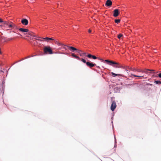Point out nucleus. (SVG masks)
I'll use <instances>...</instances> for the list:
<instances>
[{
	"label": "nucleus",
	"mask_w": 161,
	"mask_h": 161,
	"mask_svg": "<svg viewBox=\"0 0 161 161\" xmlns=\"http://www.w3.org/2000/svg\"><path fill=\"white\" fill-rule=\"evenodd\" d=\"M0 26H3L4 27L7 28V31L10 30V32H11V30L12 29H10V28H14L15 27V28L18 29V27L14 23L8 21H5L3 25H0Z\"/></svg>",
	"instance_id": "obj_1"
},
{
	"label": "nucleus",
	"mask_w": 161,
	"mask_h": 161,
	"mask_svg": "<svg viewBox=\"0 0 161 161\" xmlns=\"http://www.w3.org/2000/svg\"><path fill=\"white\" fill-rule=\"evenodd\" d=\"M105 61L108 64L113 66L114 67L116 68H120V64L118 63L108 60H105Z\"/></svg>",
	"instance_id": "obj_2"
},
{
	"label": "nucleus",
	"mask_w": 161,
	"mask_h": 161,
	"mask_svg": "<svg viewBox=\"0 0 161 161\" xmlns=\"http://www.w3.org/2000/svg\"><path fill=\"white\" fill-rule=\"evenodd\" d=\"M43 51L45 54H52L53 53L52 50L49 46L44 47Z\"/></svg>",
	"instance_id": "obj_3"
},
{
	"label": "nucleus",
	"mask_w": 161,
	"mask_h": 161,
	"mask_svg": "<svg viewBox=\"0 0 161 161\" xmlns=\"http://www.w3.org/2000/svg\"><path fill=\"white\" fill-rule=\"evenodd\" d=\"M119 14V9H115L114 11L113 16L114 17L118 16Z\"/></svg>",
	"instance_id": "obj_4"
},
{
	"label": "nucleus",
	"mask_w": 161,
	"mask_h": 161,
	"mask_svg": "<svg viewBox=\"0 0 161 161\" xmlns=\"http://www.w3.org/2000/svg\"><path fill=\"white\" fill-rule=\"evenodd\" d=\"M116 107V103L113 101L111 106V109L112 111H114L115 108Z\"/></svg>",
	"instance_id": "obj_5"
},
{
	"label": "nucleus",
	"mask_w": 161,
	"mask_h": 161,
	"mask_svg": "<svg viewBox=\"0 0 161 161\" xmlns=\"http://www.w3.org/2000/svg\"><path fill=\"white\" fill-rule=\"evenodd\" d=\"M86 64L87 66L90 68H91L95 65H96V64H93L89 62H87L86 63Z\"/></svg>",
	"instance_id": "obj_6"
},
{
	"label": "nucleus",
	"mask_w": 161,
	"mask_h": 161,
	"mask_svg": "<svg viewBox=\"0 0 161 161\" xmlns=\"http://www.w3.org/2000/svg\"><path fill=\"white\" fill-rule=\"evenodd\" d=\"M21 22L22 25H26L28 24V21L27 19H23L21 20Z\"/></svg>",
	"instance_id": "obj_7"
},
{
	"label": "nucleus",
	"mask_w": 161,
	"mask_h": 161,
	"mask_svg": "<svg viewBox=\"0 0 161 161\" xmlns=\"http://www.w3.org/2000/svg\"><path fill=\"white\" fill-rule=\"evenodd\" d=\"M112 2L110 0H107L106 3L105 5L109 7H110L112 5Z\"/></svg>",
	"instance_id": "obj_8"
},
{
	"label": "nucleus",
	"mask_w": 161,
	"mask_h": 161,
	"mask_svg": "<svg viewBox=\"0 0 161 161\" xmlns=\"http://www.w3.org/2000/svg\"><path fill=\"white\" fill-rule=\"evenodd\" d=\"M148 71H150L151 72H154V70L153 69H147L145 70H143V71H142V72L143 73H145L147 74H148L150 72H149Z\"/></svg>",
	"instance_id": "obj_9"
},
{
	"label": "nucleus",
	"mask_w": 161,
	"mask_h": 161,
	"mask_svg": "<svg viewBox=\"0 0 161 161\" xmlns=\"http://www.w3.org/2000/svg\"><path fill=\"white\" fill-rule=\"evenodd\" d=\"M19 30L20 31L22 32H27L29 31L28 29H27L25 28H20L19 29Z\"/></svg>",
	"instance_id": "obj_10"
},
{
	"label": "nucleus",
	"mask_w": 161,
	"mask_h": 161,
	"mask_svg": "<svg viewBox=\"0 0 161 161\" xmlns=\"http://www.w3.org/2000/svg\"><path fill=\"white\" fill-rule=\"evenodd\" d=\"M43 39L44 40L47 42H48L49 40H53L54 39L51 38H49V37H45V38H43Z\"/></svg>",
	"instance_id": "obj_11"
},
{
	"label": "nucleus",
	"mask_w": 161,
	"mask_h": 161,
	"mask_svg": "<svg viewBox=\"0 0 161 161\" xmlns=\"http://www.w3.org/2000/svg\"><path fill=\"white\" fill-rule=\"evenodd\" d=\"M69 48V49L71 50H72L73 51H75V50H77V49L76 48L73 47H70V46H67Z\"/></svg>",
	"instance_id": "obj_12"
},
{
	"label": "nucleus",
	"mask_w": 161,
	"mask_h": 161,
	"mask_svg": "<svg viewBox=\"0 0 161 161\" xmlns=\"http://www.w3.org/2000/svg\"><path fill=\"white\" fill-rule=\"evenodd\" d=\"M111 73L112 75L113 76H123V75H121V74H116L113 72H111Z\"/></svg>",
	"instance_id": "obj_13"
},
{
	"label": "nucleus",
	"mask_w": 161,
	"mask_h": 161,
	"mask_svg": "<svg viewBox=\"0 0 161 161\" xmlns=\"http://www.w3.org/2000/svg\"><path fill=\"white\" fill-rule=\"evenodd\" d=\"M43 38H42V37H36L35 38V39L36 40H38V41H43V40H42L40 39L39 38L43 39Z\"/></svg>",
	"instance_id": "obj_14"
},
{
	"label": "nucleus",
	"mask_w": 161,
	"mask_h": 161,
	"mask_svg": "<svg viewBox=\"0 0 161 161\" xmlns=\"http://www.w3.org/2000/svg\"><path fill=\"white\" fill-rule=\"evenodd\" d=\"M131 75L134 76V77H143L144 76H138V75H134V74H131Z\"/></svg>",
	"instance_id": "obj_15"
},
{
	"label": "nucleus",
	"mask_w": 161,
	"mask_h": 161,
	"mask_svg": "<svg viewBox=\"0 0 161 161\" xmlns=\"http://www.w3.org/2000/svg\"><path fill=\"white\" fill-rule=\"evenodd\" d=\"M120 21V19H117L115 20V22L116 23H119Z\"/></svg>",
	"instance_id": "obj_16"
},
{
	"label": "nucleus",
	"mask_w": 161,
	"mask_h": 161,
	"mask_svg": "<svg viewBox=\"0 0 161 161\" xmlns=\"http://www.w3.org/2000/svg\"><path fill=\"white\" fill-rule=\"evenodd\" d=\"M37 43V41L36 40H34L32 42V44L33 45H35Z\"/></svg>",
	"instance_id": "obj_17"
},
{
	"label": "nucleus",
	"mask_w": 161,
	"mask_h": 161,
	"mask_svg": "<svg viewBox=\"0 0 161 161\" xmlns=\"http://www.w3.org/2000/svg\"><path fill=\"white\" fill-rule=\"evenodd\" d=\"M154 83L156 84H161V81L160 80H156L155 81Z\"/></svg>",
	"instance_id": "obj_18"
},
{
	"label": "nucleus",
	"mask_w": 161,
	"mask_h": 161,
	"mask_svg": "<svg viewBox=\"0 0 161 161\" xmlns=\"http://www.w3.org/2000/svg\"><path fill=\"white\" fill-rule=\"evenodd\" d=\"M13 29H13V31H12V32L14 33H16V29L18 30V29H19L18 28V29H17L15 28V27H14Z\"/></svg>",
	"instance_id": "obj_19"
},
{
	"label": "nucleus",
	"mask_w": 161,
	"mask_h": 161,
	"mask_svg": "<svg viewBox=\"0 0 161 161\" xmlns=\"http://www.w3.org/2000/svg\"><path fill=\"white\" fill-rule=\"evenodd\" d=\"M81 61L83 62V63H86V60L85 59H83V58H81Z\"/></svg>",
	"instance_id": "obj_20"
},
{
	"label": "nucleus",
	"mask_w": 161,
	"mask_h": 161,
	"mask_svg": "<svg viewBox=\"0 0 161 161\" xmlns=\"http://www.w3.org/2000/svg\"><path fill=\"white\" fill-rule=\"evenodd\" d=\"M122 36V34H119L118 36V38H119V39H120L121 37Z\"/></svg>",
	"instance_id": "obj_21"
},
{
	"label": "nucleus",
	"mask_w": 161,
	"mask_h": 161,
	"mask_svg": "<svg viewBox=\"0 0 161 161\" xmlns=\"http://www.w3.org/2000/svg\"><path fill=\"white\" fill-rule=\"evenodd\" d=\"M92 55H91V54H89L87 55V57L89 58H92Z\"/></svg>",
	"instance_id": "obj_22"
},
{
	"label": "nucleus",
	"mask_w": 161,
	"mask_h": 161,
	"mask_svg": "<svg viewBox=\"0 0 161 161\" xmlns=\"http://www.w3.org/2000/svg\"><path fill=\"white\" fill-rule=\"evenodd\" d=\"M120 68H122L124 69H125L126 68V66H123L120 65Z\"/></svg>",
	"instance_id": "obj_23"
},
{
	"label": "nucleus",
	"mask_w": 161,
	"mask_h": 161,
	"mask_svg": "<svg viewBox=\"0 0 161 161\" xmlns=\"http://www.w3.org/2000/svg\"><path fill=\"white\" fill-rule=\"evenodd\" d=\"M92 58L93 59H96L97 58L95 56H94V55H92Z\"/></svg>",
	"instance_id": "obj_24"
},
{
	"label": "nucleus",
	"mask_w": 161,
	"mask_h": 161,
	"mask_svg": "<svg viewBox=\"0 0 161 161\" xmlns=\"http://www.w3.org/2000/svg\"><path fill=\"white\" fill-rule=\"evenodd\" d=\"M71 55H72V57H74L75 58L76 56H77L74 53H72Z\"/></svg>",
	"instance_id": "obj_25"
},
{
	"label": "nucleus",
	"mask_w": 161,
	"mask_h": 161,
	"mask_svg": "<svg viewBox=\"0 0 161 161\" xmlns=\"http://www.w3.org/2000/svg\"><path fill=\"white\" fill-rule=\"evenodd\" d=\"M126 68L127 69H131V68L130 67L126 66Z\"/></svg>",
	"instance_id": "obj_26"
},
{
	"label": "nucleus",
	"mask_w": 161,
	"mask_h": 161,
	"mask_svg": "<svg viewBox=\"0 0 161 161\" xmlns=\"http://www.w3.org/2000/svg\"><path fill=\"white\" fill-rule=\"evenodd\" d=\"M5 21H3V20L0 18V22L1 23H3V24H4V22Z\"/></svg>",
	"instance_id": "obj_27"
},
{
	"label": "nucleus",
	"mask_w": 161,
	"mask_h": 161,
	"mask_svg": "<svg viewBox=\"0 0 161 161\" xmlns=\"http://www.w3.org/2000/svg\"><path fill=\"white\" fill-rule=\"evenodd\" d=\"M80 52H81V51L80 50H77V52H78V53H79L80 55H81V54L80 53Z\"/></svg>",
	"instance_id": "obj_28"
},
{
	"label": "nucleus",
	"mask_w": 161,
	"mask_h": 161,
	"mask_svg": "<svg viewBox=\"0 0 161 161\" xmlns=\"http://www.w3.org/2000/svg\"><path fill=\"white\" fill-rule=\"evenodd\" d=\"M13 38H8V41H11V40H13Z\"/></svg>",
	"instance_id": "obj_29"
},
{
	"label": "nucleus",
	"mask_w": 161,
	"mask_h": 161,
	"mask_svg": "<svg viewBox=\"0 0 161 161\" xmlns=\"http://www.w3.org/2000/svg\"><path fill=\"white\" fill-rule=\"evenodd\" d=\"M75 58H77V59H78V60H80V58L78 56H76Z\"/></svg>",
	"instance_id": "obj_30"
},
{
	"label": "nucleus",
	"mask_w": 161,
	"mask_h": 161,
	"mask_svg": "<svg viewBox=\"0 0 161 161\" xmlns=\"http://www.w3.org/2000/svg\"><path fill=\"white\" fill-rule=\"evenodd\" d=\"M158 76L159 77V78H161V73H159L158 74Z\"/></svg>",
	"instance_id": "obj_31"
},
{
	"label": "nucleus",
	"mask_w": 161,
	"mask_h": 161,
	"mask_svg": "<svg viewBox=\"0 0 161 161\" xmlns=\"http://www.w3.org/2000/svg\"><path fill=\"white\" fill-rule=\"evenodd\" d=\"M147 85H148H148L152 86V84H149V83H147Z\"/></svg>",
	"instance_id": "obj_32"
},
{
	"label": "nucleus",
	"mask_w": 161,
	"mask_h": 161,
	"mask_svg": "<svg viewBox=\"0 0 161 161\" xmlns=\"http://www.w3.org/2000/svg\"><path fill=\"white\" fill-rule=\"evenodd\" d=\"M91 31H91V30H90V29L89 30H88V32H89V33H91Z\"/></svg>",
	"instance_id": "obj_33"
},
{
	"label": "nucleus",
	"mask_w": 161,
	"mask_h": 161,
	"mask_svg": "<svg viewBox=\"0 0 161 161\" xmlns=\"http://www.w3.org/2000/svg\"><path fill=\"white\" fill-rule=\"evenodd\" d=\"M142 71H143V70H137V71H138V72H142Z\"/></svg>",
	"instance_id": "obj_34"
},
{
	"label": "nucleus",
	"mask_w": 161,
	"mask_h": 161,
	"mask_svg": "<svg viewBox=\"0 0 161 161\" xmlns=\"http://www.w3.org/2000/svg\"><path fill=\"white\" fill-rule=\"evenodd\" d=\"M125 70L127 72V71H128V69H127V68H125Z\"/></svg>",
	"instance_id": "obj_35"
},
{
	"label": "nucleus",
	"mask_w": 161,
	"mask_h": 161,
	"mask_svg": "<svg viewBox=\"0 0 161 161\" xmlns=\"http://www.w3.org/2000/svg\"><path fill=\"white\" fill-rule=\"evenodd\" d=\"M31 35L34 37H36V36L35 35Z\"/></svg>",
	"instance_id": "obj_36"
},
{
	"label": "nucleus",
	"mask_w": 161,
	"mask_h": 161,
	"mask_svg": "<svg viewBox=\"0 0 161 161\" xmlns=\"http://www.w3.org/2000/svg\"><path fill=\"white\" fill-rule=\"evenodd\" d=\"M55 42L56 43H57V44H58V41H55Z\"/></svg>",
	"instance_id": "obj_37"
},
{
	"label": "nucleus",
	"mask_w": 161,
	"mask_h": 161,
	"mask_svg": "<svg viewBox=\"0 0 161 161\" xmlns=\"http://www.w3.org/2000/svg\"><path fill=\"white\" fill-rule=\"evenodd\" d=\"M100 60H103L102 59H101Z\"/></svg>",
	"instance_id": "obj_38"
},
{
	"label": "nucleus",
	"mask_w": 161,
	"mask_h": 161,
	"mask_svg": "<svg viewBox=\"0 0 161 161\" xmlns=\"http://www.w3.org/2000/svg\"><path fill=\"white\" fill-rule=\"evenodd\" d=\"M44 19H46V18H45V17H44Z\"/></svg>",
	"instance_id": "obj_39"
},
{
	"label": "nucleus",
	"mask_w": 161,
	"mask_h": 161,
	"mask_svg": "<svg viewBox=\"0 0 161 161\" xmlns=\"http://www.w3.org/2000/svg\"><path fill=\"white\" fill-rule=\"evenodd\" d=\"M44 19H46V18H45V17H44Z\"/></svg>",
	"instance_id": "obj_40"
},
{
	"label": "nucleus",
	"mask_w": 161,
	"mask_h": 161,
	"mask_svg": "<svg viewBox=\"0 0 161 161\" xmlns=\"http://www.w3.org/2000/svg\"><path fill=\"white\" fill-rule=\"evenodd\" d=\"M19 35H21L19 34Z\"/></svg>",
	"instance_id": "obj_41"
}]
</instances>
